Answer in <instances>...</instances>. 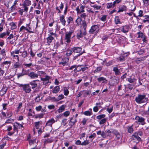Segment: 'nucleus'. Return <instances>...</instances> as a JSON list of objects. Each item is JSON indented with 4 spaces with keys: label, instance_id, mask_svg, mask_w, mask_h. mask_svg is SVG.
Returning <instances> with one entry per match:
<instances>
[{
    "label": "nucleus",
    "instance_id": "40",
    "mask_svg": "<svg viewBox=\"0 0 149 149\" xmlns=\"http://www.w3.org/2000/svg\"><path fill=\"white\" fill-rule=\"evenodd\" d=\"M21 56L24 58H26L27 56V52L26 51H24L22 53V54H21Z\"/></svg>",
    "mask_w": 149,
    "mask_h": 149
},
{
    "label": "nucleus",
    "instance_id": "11",
    "mask_svg": "<svg viewBox=\"0 0 149 149\" xmlns=\"http://www.w3.org/2000/svg\"><path fill=\"white\" fill-rule=\"evenodd\" d=\"M85 8V6L83 5L80 6V9L79 8V7H77L76 8V10L77 11V13L81 14V13L84 12V9Z\"/></svg>",
    "mask_w": 149,
    "mask_h": 149
},
{
    "label": "nucleus",
    "instance_id": "37",
    "mask_svg": "<svg viewBox=\"0 0 149 149\" xmlns=\"http://www.w3.org/2000/svg\"><path fill=\"white\" fill-rule=\"evenodd\" d=\"M106 115L105 114L100 115L96 117V118L98 120H100L102 118H104L105 117Z\"/></svg>",
    "mask_w": 149,
    "mask_h": 149
},
{
    "label": "nucleus",
    "instance_id": "14",
    "mask_svg": "<svg viewBox=\"0 0 149 149\" xmlns=\"http://www.w3.org/2000/svg\"><path fill=\"white\" fill-rule=\"evenodd\" d=\"M97 80L99 82L102 81V83L106 84L107 83L108 81L106 78L103 77H99L97 79Z\"/></svg>",
    "mask_w": 149,
    "mask_h": 149
},
{
    "label": "nucleus",
    "instance_id": "48",
    "mask_svg": "<svg viewBox=\"0 0 149 149\" xmlns=\"http://www.w3.org/2000/svg\"><path fill=\"white\" fill-rule=\"evenodd\" d=\"M102 70V67L101 66L97 67L94 70V73H96Z\"/></svg>",
    "mask_w": 149,
    "mask_h": 149
},
{
    "label": "nucleus",
    "instance_id": "59",
    "mask_svg": "<svg viewBox=\"0 0 149 149\" xmlns=\"http://www.w3.org/2000/svg\"><path fill=\"white\" fill-rule=\"evenodd\" d=\"M23 65L26 66V68L27 67H28V68H30L31 67V66L32 65V63H29V64H27V63H24L23 64Z\"/></svg>",
    "mask_w": 149,
    "mask_h": 149
},
{
    "label": "nucleus",
    "instance_id": "4",
    "mask_svg": "<svg viewBox=\"0 0 149 149\" xmlns=\"http://www.w3.org/2000/svg\"><path fill=\"white\" fill-rule=\"evenodd\" d=\"M11 63V61H6L1 63L0 65L1 67L3 68V69L5 68L7 70L9 68Z\"/></svg>",
    "mask_w": 149,
    "mask_h": 149
},
{
    "label": "nucleus",
    "instance_id": "64",
    "mask_svg": "<svg viewBox=\"0 0 149 149\" xmlns=\"http://www.w3.org/2000/svg\"><path fill=\"white\" fill-rule=\"evenodd\" d=\"M6 35V33L4 32L0 34V38H4Z\"/></svg>",
    "mask_w": 149,
    "mask_h": 149
},
{
    "label": "nucleus",
    "instance_id": "51",
    "mask_svg": "<svg viewBox=\"0 0 149 149\" xmlns=\"http://www.w3.org/2000/svg\"><path fill=\"white\" fill-rule=\"evenodd\" d=\"M82 21V19L80 17H78L77 19L76 20L75 22L77 24H79Z\"/></svg>",
    "mask_w": 149,
    "mask_h": 149
},
{
    "label": "nucleus",
    "instance_id": "20",
    "mask_svg": "<svg viewBox=\"0 0 149 149\" xmlns=\"http://www.w3.org/2000/svg\"><path fill=\"white\" fill-rule=\"evenodd\" d=\"M82 66H79V67H80V69L79 68L77 70L78 72H79L81 70L82 72H84L85 70L88 69V68L87 67L86 65L84 66L82 65Z\"/></svg>",
    "mask_w": 149,
    "mask_h": 149
},
{
    "label": "nucleus",
    "instance_id": "43",
    "mask_svg": "<svg viewBox=\"0 0 149 149\" xmlns=\"http://www.w3.org/2000/svg\"><path fill=\"white\" fill-rule=\"evenodd\" d=\"M72 50H68L67 51L66 55L67 56H70L72 54Z\"/></svg>",
    "mask_w": 149,
    "mask_h": 149
},
{
    "label": "nucleus",
    "instance_id": "24",
    "mask_svg": "<svg viewBox=\"0 0 149 149\" xmlns=\"http://www.w3.org/2000/svg\"><path fill=\"white\" fill-rule=\"evenodd\" d=\"M116 66H117L114 67L113 69V71L115 72V74L116 76L119 75L120 73V72L118 68L117 65Z\"/></svg>",
    "mask_w": 149,
    "mask_h": 149
},
{
    "label": "nucleus",
    "instance_id": "16",
    "mask_svg": "<svg viewBox=\"0 0 149 149\" xmlns=\"http://www.w3.org/2000/svg\"><path fill=\"white\" fill-rule=\"evenodd\" d=\"M55 122V121L54 119L53 118H52L47 122L46 124V125L52 127V124L54 123Z\"/></svg>",
    "mask_w": 149,
    "mask_h": 149
},
{
    "label": "nucleus",
    "instance_id": "27",
    "mask_svg": "<svg viewBox=\"0 0 149 149\" xmlns=\"http://www.w3.org/2000/svg\"><path fill=\"white\" fill-rule=\"evenodd\" d=\"M90 110H91L90 111H86L84 112L83 113L86 116H90L91 115L93 114L92 109H90Z\"/></svg>",
    "mask_w": 149,
    "mask_h": 149
},
{
    "label": "nucleus",
    "instance_id": "49",
    "mask_svg": "<svg viewBox=\"0 0 149 149\" xmlns=\"http://www.w3.org/2000/svg\"><path fill=\"white\" fill-rule=\"evenodd\" d=\"M1 67L0 68V76H3L5 72V71Z\"/></svg>",
    "mask_w": 149,
    "mask_h": 149
},
{
    "label": "nucleus",
    "instance_id": "29",
    "mask_svg": "<svg viewBox=\"0 0 149 149\" xmlns=\"http://www.w3.org/2000/svg\"><path fill=\"white\" fill-rule=\"evenodd\" d=\"M127 7L124 6H123L120 8L119 9L118 13L122 12L123 11H125L126 10Z\"/></svg>",
    "mask_w": 149,
    "mask_h": 149
},
{
    "label": "nucleus",
    "instance_id": "23",
    "mask_svg": "<svg viewBox=\"0 0 149 149\" xmlns=\"http://www.w3.org/2000/svg\"><path fill=\"white\" fill-rule=\"evenodd\" d=\"M26 30V31L28 32L29 33H33V32L32 31H29V30H28V29H27V28L22 26L19 29V32H20L22 31H23V30Z\"/></svg>",
    "mask_w": 149,
    "mask_h": 149
},
{
    "label": "nucleus",
    "instance_id": "10",
    "mask_svg": "<svg viewBox=\"0 0 149 149\" xmlns=\"http://www.w3.org/2000/svg\"><path fill=\"white\" fill-rule=\"evenodd\" d=\"M22 89L26 93H29L31 91L29 84L24 85V86H23Z\"/></svg>",
    "mask_w": 149,
    "mask_h": 149
},
{
    "label": "nucleus",
    "instance_id": "18",
    "mask_svg": "<svg viewBox=\"0 0 149 149\" xmlns=\"http://www.w3.org/2000/svg\"><path fill=\"white\" fill-rule=\"evenodd\" d=\"M60 20L62 24L64 26H65V24L66 21L65 19L64 15H62L60 17Z\"/></svg>",
    "mask_w": 149,
    "mask_h": 149
},
{
    "label": "nucleus",
    "instance_id": "31",
    "mask_svg": "<svg viewBox=\"0 0 149 149\" xmlns=\"http://www.w3.org/2000/svg\"><path fill=\"white\" fill-rule=\"evenodd\" d=\"M6 91L7 89H5L4 88H3L0 91V95L1 96H3L6 93Z\"/></svg>",
    "mask_w": 149,
    "mask_h": 149
},
{
    "label": "nucleus",
    "instance_id": "44",
    "mask_svg": "<svg viewBox=\"0 0 149 149\" xmlns=\"http://www.w3.org/2000/svg\"><path fill=\"white\" fill-rule=\"evenodd\" d=\"M37 74H38V75L39 76H42L43 75H44L46 74V73L45 72L42 71H38L37 72Z\"/></svg>",
    "mask_w": 149,
    "mask_h": 149
},
{
    "label": "nucleus",
    "instance_id": "28",
    "mask_svg": "<svg viewBox=\"0 0 149 149\" xmlns=\"http://www.w3.org/2000/svg\"><path fill=\"white\" fill-rule=\"evenodd\" d=\"M59 86H57L54 88L52 92L54 93H56L59 91Z\"/></svg>",
    "mask_w": 149,
    "mask_h": 149
},
{
    "label": "nucleus",
    "instance_id": "47",
    "mask_svg": "<svg viewBox=\"0 0 149 149\" xmlns=\"http://www.w3.org/2000/svg\"><path fill=\"white\" fill-rule=\"evenodd\" d=\"M106 121V119L104 118L101 120L99 122V124L100 125H102L105 123Z\"/></svg>",
    "mask_w": 149,
    "mask_h": 149
},
{
    "label": "nucleus",
    "instance_id": "62",
    "mask_svg": "<svg viewBox=\"0 0 149 149\" xmlns=\"http://www.w3.org/2000/svg\"><path fill=\"white\" fill-rule=\"evenodd\" d=\"M39 121H38V122H35V127H36V129H38L39 128Z\"/></svg>",
    "mask_w": 149,
    "mask_h": 149
},
{
    "label": "nucleus",
    "instance_id": "2",
    "mask_svg": "<svg viewBox=\"0 0 149 149\" xmlns=\"http://www.w3.org/2000/svg\"><path fill=\"white\" fill-rule=\"evenodd\" d=\"M31 4V2L29 0H25L22 5L24 8V11L27 12L29 10L28 6Z\"/></svg>",
    "mask_w": 149,
    "mask_h": 149
},
{
    "label": "nucleus",
    "instance_id": "6",
    "mask_svg": "<svg viewBox=\"0 0 149 149\" xmlns=\"http://www.w3.org/2000/svg\"><path fill=\"white\" fill-rule=\"evenodd\" d=\"M72 32L69 31L66 32L65 34V37L64 40L65 42L67 43H70L71 42V37L72 34Z\"/></svg>",
    "mask_w": 149,
    "mask_h": 149
},
{
    "label": "nucleus",
    "instance_id": "35",
    "mask_svg": "<svg viewBox=\"0 0 149 149\" xmlns=\"http://www.w3.org/2000/svg\"><path fill=\"white\" fill-rule=\"evenodd\" d=\"M65 108V106L64 105H62L60 107H59V109H58V112L59 113L62 112L63 111Z\"/></svg>",
    "mask_w": 149,
    "mask_h": 149
},
{
    "label": "nucleus",
    "instance_id": "53",
    "mask_svg": "<svg viewBox=\"0 0 149 149\" xmlns=\"http://www.w3.org/2000/svg\"><path fill=\"white\" fill-rule=\"evenodd\" d=\"M96 136V135L95 133H93L89 136V138L90 139H93Z\"/></svg>",
    "mask_w": 149,
    "mask_h": 149
},
{
    "label": "nucleus",
    "instance_id": "41",
    "mask_svg": "<svg viewBox=\"0 0 149 149\" xmlns=\"http://www.w3.org/2000/svg\"><path fill=\"white\" fill-rule=\"evenodd\" d=\"M53 142V140L50 139H45L44 140V143H51Z\"/></svg>",
    "mask_w": 149,
    "mask_h": 149
},
{
    "label": "nucleus",
    "instance_id": "19",
    "mask_svg": "<svg viewBox=\"0 0 149 149\" xmlns=\"http://www.w3.org/2000/svg\"><path fill=\"white\" fill-rule=\"evenodd\" d=\"M36 81H38V80H36L32 81L29 84L30 85L33 86L32 87V88L33 90H35V89L36 87L37 86V84L36 82Z\"/></svg>",
    "mask_w": 149,
    "mask_h": 149
},
{
    "label": "nucleus",
    "instance_id": "63",
    "mask_svg": "<svg viewBox=\"0 0 149 149\" xmlns=\"http://www.w3.org/2000/svg\"><path fill=\"white\" fill-rule=\"evenodd\" d=\"M41 99V98H40V96L39 95H38L35 98V101L37 102H39Z\"/></svg>",
    "mask_w": 149,
    "mask_h": 149
},
{
    "label": "nucleus",
    "instance_id": "15",
    "mask_svg": "<svg viewBox=\"0 0 149 149\" xmlns=\"http://www.w3.org/2000/svg\"><path fill=\"white\" fill-rule=\"evenodd\" d=\"M50 79V77L47 75L45 76L44 78H41V80L43 81V83L45 84H47L49 82V80Z\"/></svg>",
    "mask_w": 149,
    "mask_h": 149
},
{
    "label": "nucleus",
    "instance_id": "46",
    "mask_svg": "<svg viewBox=\"0 0 149 149\" xmlns=\"http://www.w3.org/2000/svg\"><path fill=\"white\" fill-rule=\"evenodd\" d=\"M89 141L88 140H86L81 143V145L86 146L89 144Z\"/></svg>",
    "mask_w": 149,
    "mask_h": 149
},
{
    "label": "nucleus",
    "instance_id": "1",
    "mask_svg": "<svg viewBox=\"0 0 149 149\" xmlns=\"http://www.w3.org/2000/svg\"><path fill=\"white\" fill-rule=\"evenodd\" d=\"M146 97V95L145 94H138L137 96L135 97V100L137 103L139 104L147 103L148 99Z\"/></svg>",
    "mask_w": 149,
    "mask_h": 149
},
{
    "label": "nucleus",
    "instance_id": "34",
    "mask_svg": "<svg viewBox=\"0 0 149 149\" xmlns=\"http://www.w3.org/2000/svg\"><path fill=\"white\" fill-rule=\"evenodd\" d=\"M115 4H114L113 2V3H108L107 8H113L115 6Z\"/></svg>",
    "mask_w": 149,
    "mask_h": 149
},
{
    "label": "nucleus",
    "instance_id": "38",
    "mask_svg": "<svg viewBox=\"0 0 149 149\" xmlns=\"http://www.w3.org/2000/svg\"><path fill=\"white\" fill-rule=\"evenodd\" d=\"M115 23L116 24H121V22H120V20L118 17H116L115 19Z\"/></svg>",
    "mask_w": 149,
    "mask_h": 149
},
{
    "label": "nucleus",
    "instance_id": "36",
    "mask_svg": "<svg viewBox=\"0 0 149 149\" xmlns=\"http://www.w3.org/2000/svg\"><path fill=\"white\" fill-rule=\"evenodd\" d=\"M20 124L18 123L17 122L15 123L13 125L14 129L15 130L17 129L18 128L20 129Z\"/></svg>",
    "mask_w": 149,
    "mask_h": 149
},
{
    "label": "nucleus",
    "instance_id": "58",
    "mask_svg": "<svg viewBox=\"0 0 149 149\" xmlns=\"http://www.w3.org/2000/svg\"><path fill=\"white\" fill-rule=\"evenodd\" d=\"M67 119H63L62 121V124L63 125V126H65L67 124Z\"/></svg>",
    "mask_w": 149,
    "mask_h": 149
},
{
    "label": "nucleus",
    "instance_id": "57",
    "mask_svg": "<svg viewBox=\"0 0 149 149\" xmlns=\"http://www.w3.org/2000/svg\"><path fill=\"white\" fill-rule=\"evenodd\" d=\"M146 19L144 20L143 21V22L144 23H145L146 22H149V16L148 15H146L145 16Z\"/></svg>",
    "mask_w": 149,
    "mask_h": 149
},
{
    "label": "nucleus",
    "instance_id": "42",
    "mask_svg": "<svg viewBox=\"0 0 149 149\" xmlns=\"http://www.w3.org/2000/svg\"><path fill=\"white\" fill-rule=\"evenodd\" d=\"M1 54L2 56V58H4L6 56L5 50L4 49H2L1 51Z\"/></svg>",
    "mask_w": 149,
    "mask_h": 149
},
{
    "label": "nucleus",
    "instance_id": "33",
    "mask_svg": "<svg viewBox=\"0 0 149 149\" xmlns=\"http://www.w3.org/2000/svg\"><path fill=\"white\" fill-rule=\"evenodd\" d=\"M82 24L83 27L84 28V30L86 31V29L87 26V24L86 23V22L85 20H84L82 21Z\"/></svg>",
    "mask_w": 149,
    "mask_h": 149
},
{
    "label": "nucleus",
    "instance_id": "56",
    "mask_svg": "<svg viewBox=\"0 0 149 149\" xmlns=\"http://www.w3.org/2000/svg\"><path fill=\"white\" fill-rule=\"evenodd\" d=\"M92 7L94 8H95L96 9V10H99L101 8V6H97L96 5L91 6Z\"/></svg>",
    "mask_w": 149,
    "mask_h": 149
},
{
    "label": "nucleus",
    "instance_id": "17",
    "mask_svg": "<svg viewBox=\"0 0 149 149\" xmlns=\"http://www.w3.org/2000/svg\"><path fill=\"white\" fill-rule=\"evenodd\" d=\"M28 76L31 79H35L38 77V74H36L34 72H31L29 73Z\"/></svg>",
    "mask_w": 149,
    "mask_h": 149
},
{
    "label": "nucleus",
    "instance_id": "3",
    "mask_svg": "<svg viewBox=\"0 0 149 149\" xmlns=\"http://www.w3.org/2000/svg\"><path fill=\"white\" fill-rule=\"evenodd\" d=\"M72 49L74 53H77L79 55H81L84 52V51H82V49L81 47H74L72 48Z\"/></svg>",
    "mask_w": 149,
    "mask_h": 149
},
{
    "label": "nucleus",
    "instance_id": "12",
    "mask_svg": "<svg viewBox=\"0 0 149 149\" xmlns=\"http://www.w3.org/2000/svg\"><path fill=\"white\" fill-rule=\"evenodd\" d=\"M121 27L122 28L121 31L123 32L126 33L128 32V30L130 28V26L129 25H126Z\"/></svg>",
    "mask_w": 149,
    "mask_h": 149
},
{
    "label": "nucleus",
    "instance_id": "30",
    "mask_svg": "<svg viewBox=\"0 0 149 149\" xmlns=\"http://www.w3.org/2000/svg\"><path fill=\"white\" fill-rule=\"evenodd\" d=\"M43 116L44 114L41 113L39 114L35 115L33 116V117L36 119L38 118H42L43 117Z\"/></svg>",
    "mask_w": 149,
    "mask_h": 149
},
{
    "label": "nucleus",
    "instance_id": "9",
    "mask_svg": "<svg viewBox=\"0 0 149 149\" xmlns=\"http://www.w3.org/2000/svg\"><path fill=\"white\" fill-rule=\"evenodd\" d=\"M100 25H95L92 26L90 30H89V32L91 34H93L94 32L99 27Z\"/></svg>",
    "mask_w": 149,
    "mask_h": 149
},
{
    "label": "nucleus",
    "instance_id": "52",
    "mask_svg": "<svg viewBox=\"0 0 149 149\" xmlns=\"http://www.w3.org/2000/svg\"><path fill=\"white\" fill-rule=\"evenodd\" d=\"M70 114V112L69 111H67L63 113V114L65 117H67Z\"/></svg>",
    "mask_w": 149,
    "mask_h": 149
},
{
    "label": "nucleus",
    "instance_id": "60",
    "mask_svg": "<svg viewBox=\"0 0 149 149\" xmlns=\"http://www.w3.org/2000/svg\"><path fill=\"white\" fill-rule=\"evenodd\" d=\"M107 16L104 15L101 18L100 20L103 21L104 22L106 20Z\"/></svg>",
    "mask_w": 149,
    "mask_h": 149
},
{
    "label": "nucleus",
    "instance_id": "8",
    "mask_svg": "<svg viewBox=\"0 0 149 149\" xmlns=\"http://www.w3.org/2000/svg\"><path fill=\"white\" fill-rule=\"evenodd\" d=\"M86 34V31L83 30L82 32L81 30L78 31L77 37L78 39H79L81 38H82L84 36H85Z\"/></svg>",
    "mask_w": 149,
    "mask_h": 149
},
{
    "label": "nucleus",
    "instance_id": "45",
    "mask_svg": "<svg viewBox=\"0 0 149 149\" xmlns=\"http://www.w3.org/2000/svg\"><path fill=\"white\" fill-rule=\"evenodd\" d=\"M136 80L135 78L132 79L131 77L127 78V81L130 83H132Z\"/></svg>",
    "mask_w": 149,
    "mask_h": 149
},
{
    "label": "nucleus",
    "instance_id": "50",
    "mask_svg": "<svg viewBox=\"0 0 149 149\" xmlns=\"http://www.w3.org/2000/svg\"><path fill=\"white\" fill-rule=\"evenodd\" d=\"M82 66V65H73L72 66L69 68V70H71L76 68H78L79 66Z\"/></svg>",
    "mask_w": 149,
    "mask_h": 149
},
{
    "label": "nucleus",
    "instance_id": "13",
    "mask_svg": "<svg viewBox=\"0 0 149 149\" xmlns=\"http://www.w3.org/2000/svg\"><path fill=\"white\" fill-rule=\"evenodd\" d=\"M113 134L116 136V140H119L122 138V136L120 133L116 130H114L113 132Z\"/></svg>",
    "mask_w": 149,
    "mask_h": 149
},
{
    "label": "nucleus",
    "instance_id": "39",
    "mask_svg": "<svg viewBox=\"0 0 149 149\" xmlns=\"http://www.w3.org/2000/svg\"><path fill=\"white\" fill-rule=\"evenodd\" d=\"M137 34L138 35L137 38H141L144 36L143 33L141 31L138 32Z\"/></svg>",
    "mask_w": 149,
    "mask_h": 149
},
{
    "label": "nucleus",
    "instance_id": "22",
    "mask_svg": "<svg viewBox=\"0 0 149 149\" xmlns=\"http://www.w3.org/2000/svg\"><path fill=\"white\" fill-rule=\"evenodd\" d=\"M54 39V38L53 36H48V37L47 38V43L49 45L52 42V40Z\"/></svg>",
    "mask_w": 149,
    "mask_h": 149
},
{
    "label": "nucleus",
    "instance_id": "25",
    "mask_svg": "<svg viewBox=\"0 0 149 149\" xmlns=\"http://www.w3.org/2000/svg\"><path fill=\"white\" fill-rule=\"evenodd\" d=\"M127 129L128 133L132 134L134 131V129L133 127V125L131 126H129L127 127Z\"/></svg>",
    "mask_w": 149,
    "mask_h": 149
},
{
    "label": "nucleus",
    "instance_id": "54",
    "mask_svg": "<svg viewBox=\"0 0 149 149\" xmlns=\"http://www.w3.org/2000/svg\"><path fill=\"white\" fill-rule=\"evenodd\" d=\"M14 121V120L12 118L8 119L6 122V123H12Z\"/></svg>",
    "mask_w": 149,
    "mask_h": 149
},
{
    "label": "nucleus",
    "instance_id": "26",
    "mask_svg": "<svg viewBox=\"0 0 149 149\" xmlns=\"http://www.w3.org/2000/svg\"><path fill=\"white\" fill-rule=\"evenodd\" d=\"M18 61L15 63L13 65V67L14 69H17L19 68L21 66V64L20 62Z\"/></svg>",
    "mask_w": 149,
    "mask_h": 149
},
{
    "label": "nucleus",
    "instance_id": "32",
    "mask_svg": "<svg viewBox=\"0 0 149 149\" xmlns=\"http://www.w3.org/2000/svg\"><path fill=\"white\" fill-rule=\"evenodd\" d=\"M10 25L11 26V30L15 29L17 27V26L13 22L10 23Z\"/></svg>",
    "mask_w": 149,
    "mask_h": 149
},
{
    "label": "nucleus",
    "instance_id": "61",
    "mask_svg": "<svg viewBox=\"0 0 149 149\" xmlns=\"http://www.w3.org/2000/svg\"><path fill=\"white\" fill-rule=\"evenodd\" d=\"M7 114V116L8 118H10L11 117L12 115V112L10 111L9 112H8L6 113Z\"/></svg>",
    "mask_w": 149,
    "mask_h": 149
},
{
    "label": "nucleus",
    "instance_id": "5",
    "mask_svg": "<svg viewBox=\"0 0 149 149\" xmlns=\"http://www.w3.org/2000/svg\"><path fill=\"white\" fill-rule=\"evenodd\" d=\"M135 119L136 120L135 122L137 123H139V124L143 125L145 124V119L141 117L136 116Z\"/></svg>",
    "mask_w": 149,
    "mask_h": 149
},
{
    "label": "nucleus",
    "instance_id": "55",
    "mask_svg": "<svg viewBox=\"0 0 149 149\" xmlns=\"http://www.w3.org/2000/svg\"><path fill=\"white\" fill-rule=\"evenodd\" d=\"M73 21V19L71 17H69L67 19V21L68 23V24H70V23Z\"/></svg>",
    "mask_w": 149,
    "mask_h": 149
},
{
    "label": "nucleus",
    "instance_id": "7",
    "mask_svg": "<svg viewBox=\"0 0 149 149\" xmlns=\"http://www.w3.org/2000/svg\"><path fill=\"white\" fill-rule=\"evenodd\" d=\"M131 137L132 139L138 141L137 143L141 141V138L138 135L136 132L134 133L131 136Z\"/></svg>",
    "mask_w": 149,
    "mask_h": 149
},
{
    "label": "nucleus",
    "instance_id": "21",
    "mask_svg": "<svg viewBox=\"0 0 149 149\" xmlns=\"http://www.w3.org/2000/svg\"><path fill=\"white\" fill-rule=\"evenodd\" d=\"M77 122V120L76 119L73 120V118H71L70 119L69 122V125L72 127V125H73L75 123Z\"/></svg>",
    "mask_w": 149,
    "mask_h": 149
}]
</instances>
